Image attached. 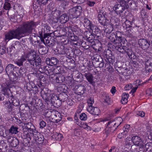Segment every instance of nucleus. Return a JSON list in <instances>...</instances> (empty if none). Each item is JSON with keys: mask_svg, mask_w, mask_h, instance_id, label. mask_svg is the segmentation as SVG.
I'll use <instances>...</instances> for the list:
<instances>
[{"mask_svg": "<svg viewBox=\"0 0 152 152\" xmlns=\"http://www.w3.org/2000/svg\"><path fill=\"white\" fill-rule=\"evenodd\" d=\"M129 97V94L125 93H123L122 96L121 102L123 104H126L128 102V98Z\"/></svg>", "mask_w": 152, "mask_h": 152, "instance_id": "17", "label": "nucleus"}, {"mask_svg": "<svg viewBox=\"0 0 152 152\" xmlns=\"http://www.w3.org/2000/svg\"><path fill=\"white\" fill-rule=\"evenodd\" d=\"M115 146H113L111 148V149H110L109 151V152H112V150H115Z\"/></svg>", "mask_w": 152, "mask_h": 152, "instance_id": "55", "label": "nucleus"}, {"mask_svg": "<svg viewBox=\"0 0 152 152\" xmlns=\"http://www.w3.org/2000/svg\"><path fill=\"white\" fill-rule=\"evenodd\" d=\"M10 8V4L8 2H6L4 4V8L6 10H9Z\"/></svg>", "mask_w": 152, "mask_h": 152, "instance_id": "30", "label": "nucleus"}, {"mask_svg": "<svg viewBox=\"0 0 152 152\" xmlns=\"http://www.w3.org/2000/svg\"><path fill=\"white\" fill-rule=\"evenodd\" d=\"M146 8H147L149 10H151V8L150 7H149L148 5H146Z\"/></svg>", "mask_w": 152, "mask_h": 152, "instance_id": "61", "label": "nucleus"}, {"mask_svg": "<svg viewBox=\"0 0 152 152\" xmlns=\"http://www.w3.org/2000/svg\"><path fill=\"white\" fill-rule=\"evenodd\" d=\"M137 115L139 116H141V117H143L145 116V113L143 111H140L137 112Z\"/></svg>", "mask_w": 152, "mask_h": 152, "instance_id": "35", "label": "nucleus"}, {"mask_svg": "<svg viewBox=\"0 0 152 152\" xmlns=\"http://www.w3.org/2000/svg\"><path fill=\"white\" fill-rule=\"evenodd\" d=\"M39 2L44 4H45L47 1V0H38Z\"/></svg>", "mask_w": 152, "mask_h": 152, "instance_id": "49", "label": "nucleus"}, {"mask_svg": "<svg viewBox=\"0 0 152 152\" xmlns=\"http://www.w3.org/2000/svg\"><path fill=\"white\" fill-rule=\"evenodd\" d=\"M80 127L83 128L87 131H90L91 129V127L89 126L87 123L82 122L79 126Z\"/></svg>", "mask_w": 152, "mask_h": 152, "instance_id": "20", "label": "nucleus"}, {"mask_svg": "<svg viewBox=\"0 0 152 152\" xmlns=\"http://www.w3.org/2000/svg\"><path fill=\"white\" fill-rule=\"evenodd\" d=\"M18 128L17 127L12 126L9 129V132L12 134H16L18 132Z\"/></svg>", "mask_w": 152, "mask_h": 152, "instance_id": "22", "label": "nucleus"}, {"mask_svg": "<svg viewBox=\"0 0 152 152\" xmlns=\"http://www.w3.org/2000/svg\"><path fill=\"white\" fill-rule=\"evenodd\" d=\"M28 132H29L30 133V134L31 135H30L29 138H31V137H33V138H34V137L35 136V134H34L33 133V130L31 128H29L28 129ZM35 135H36V134H35Z\"/></svg>", "mask_w": 152, "mask_h": 152, "instance_id": "36", "label": "nucleus"}, {"mask_svg": "<svg viewBox=\"0 0 152 152\" xmlns=\"http://www.w3.org/2000/svg\"><path fill=\"white\" fill-rule=\"evenodd\" d=\"M116 91L115 89V87L114 86H113L110 90V92L113 94H114Z\"/></svg>", "mask_w": 152, "mask_h": 152, "instance_id": "42", "label": "nucleus"}, {"mask_svg": "<svg viewBox=\"0 0 152 152\" xmlns=\"http://www.w3.org/2000/svg\"><path fill=\"white\" fill-rule=\"evenodd\" d=\"M84 25L86 27H88L90 29L91 27L93 26L92 25L91 22L90 21H89V23H87L86 24H84Z\"/></svg>", "mask_w": 152, "mask_h": 152, "instance_id": "40", "label": "nucleus"}, {"mask_svg": "<svg viewBox=\"0 0 152 152\" xmlns=\"http://www.w3.org/2000/svg\"><path fill=\"white\" fill-rule=\"evenodd\" d=\"M127 53L129 58L131 59H134L136 58V56L132 50H130L127 51Z\"/></svg>", "mask_w": 152, "mask_h": 152, "instance_id": "23", "label": "nucleus"}, {"mask_svg": "<svg viewBox=\"0 0 152 152\" xmlns=\"http://www.w3.org/2000/svg\"><path fill=\"white\" fill-rule=\"evenodd\" d=\"M139 45L143 49H146L148 48L150 45V42L144 39H141L138 41Z\"/></svg>", "mask_w": 152, "mask_h": 152, "instance_id": "8", "label": "nucleus"}, {"mask_svg": "<svg viewBox=\"0 0 152 152\" xmlns=\"http://www.w3.org/2000/svg\"><path fill=\"white\" fill-rule=\"evenodd\" d=\"M11 87L10 85H7L3 87L2 89V94L4 95H7L8 96L10 95L11 93L10 88Z\"/></svg>", "mask_w": 152, "mask_h": 152, "instance_id": "11", "label": "nucleus"}, {"mask_svg": "<svg viewBox=\"0 0 152 152\" xmlns=\"http://www.w3.org/2000/svg\"><path fill=\"white\" fill-rule=\"evenodd\" d=\"M40 82L41 83L44 82V83H45V82L47 80V79L44 76L41 75L40 76Z\"/></svg>", "mask_w": 152, "mask_h": 152, "instance_id": "34", "label": "nucleus"}, {"mask_svg": "<svg viewBox=\"0 0 152 152\" xmlns=\"http://www.w3.org/2000/svg\"><path fill=\"white\" fill-rule=\"evenodd\" d=\"M148 35L149 37H152V28H150L149 30Z\"/></svg>", "mask_w": 152, "mask_h": 152, "instance_id": "45", "label": "nucleus"}, {"mask_svg": "<svg viewBox=\"0 0 152 152\" xmlns=\"http://www.w3.org/2000/svg\"><path fill=\"white\" fill-rule=\"evenodd\" d=\"M146 71L150 72L152 71V58H149L145 61Z\"/></svg>", "mask_w": 152, "mask_h": 152, "instance_id": "10", "label": "nucleus"}, {"mask_svg": "<svg viewBox=\"0 0 152 152\" xmlns=\"http://www.w3.org/2000/svg\"><path fill=\"white\" fill-rule=\"evenodd\" d=\"M124 133H122L121 134H119L118 136V137L120 139L122 137H124Z\"/></svg>", "mask_w": 152, "mask_h": 152, "instance_id": "48", "label": "nucleus"}, {"mask_svg": "<svg viewBox=\"0 0 152 152\" xmlns=\"http://www.w3.org/2000/svg\"><path fill=\"white\" fill-rule=\"evenodd\" d=\"M104 101L107 103H108L110 101V98L109 96H107L106 99H104Z\"/></svg>", "mask_w": 152, "mask_h": 152, "instance_id": "52", "label": "nucleus"}, {"mask_svg": "<svg viewBox=\"0 0 152 152\" xmlns=\"http://www.w3.org/2000/svg\"><path fill=\"white\" fill-rule=\"evenodd\" d=\"M74 135L76 136H78L80 135V132L77 129H75L74 131Z\"/></svg>", "mask_w": 152, "mask_h": 152, "instance_id": "37", "label": "nucleus"}, {"mask_svg": "<svg viewBox=\"0 0 152 152\" xmlns=\"http://www.w3.org/2000/svg\"><path fill=\"white\" fill-rule=\"evenodd\" d=\"M3 70V68L2 65V61L0 59V73L2 72Z\"/></svg>", "mask_w": 152, "mask_h": 152, "instance_id": "44", "label": "nucleus"}, {"mask_svg": "<svg viewBox=\"0 0 152 152\" xmlns=\"http://www.w3.org/2000/svg\"><path fill=\"white\" fill-rule=\"evenodd\" d=\"M87 109L88 112L93 115H98L100 113V110L97 107H87Z\"/></svg>", "mask_w": 152, "mask_h": 152, "instance_id": "9", "label": "nucleus"}, {"mask_svg": "<svg viewBox=\"0 0 152 152\" xmlns=\"http://www.w3.org/2000/svg\"><path fill=\"white\" fill-rule=\"evenodd\" d=\"M67 104L70 105H72L73 104V102L72 100L69 101L67 102Z\"/></svg>", "mask_w": 152, "mask_h": 152, "instance_id": "54", "label": "nucleus"}, {"mask_svg": "<svg viewBox=\"0 0 152 152\" xmlns=\"http://www.w3.org/2000/svg\"><path fill=\"white\" fill-rule=\"evenodd\" d=\"M137 88H138L137 86H136L135 87L132 89V90H131V92L133 93H134L135 92Z\"/></svg>", "mask_w": 152, "mask_h": 152, "instance_id": "50", "label": "nucleus"}, {"mask_svg": "<svg viewBox=\"0 0 152 152\" xmlns=\"http://www.w3.org/2000/svg\"><path fill=\"white\" fill-rule=\"evenodd\" d=\"M133 86L131 84L126 85L125 87V89L126 90H129L132 88Z\"/></svg>", "mask_w": 152, "mask_h": 152, "instance_id": "38", "label": "nucleus"}, {"mask_svg": "<svg viewBox=\"0 0 152 152\" xmlns=\"http://www.w3.org/2000/svg\"><path fill=\"white\" fill-rule=\"evenodd\" d=\"M74 121L75 123L78 125L79 126L81 125L82 123V122L80 121L79 119H78L77 117L75 115L74 117Z\"/></svg>", "mask_w": 152, "mask_h": 152, "instance_id": "29", "label": "nucleus"}, {"mask_svg": "<svg viewBox=\"0 0 152 152\" xmlns=\"http://www.w3.org/2000/svg\"><path fill=\"white\" fill-rule=\"evenodd\" d=\"M48 59L49 61L50 65L52 66L53 65H56L58 62V59L54 57H52L50 59Z\"/></svg>", "mask_w": 152, "mask_h": 152, "instance_id": "19", "label": "nucleus"}, {"mask_svg": "<svg viewBox=\"0 0 152 152\" xmlns=\"http://www.w3.org/2000/svg\"><path fill=\"white\" fill-rule=\"evenodd\" d=\"M5 48L4 47H0V56L5 53Z\"/></svg>", "mask_w": 152, "mask_h": 152, "instance_id": "33", "label": "nucleus"}, {"mask_svg": "<svg viewBox=\"0 0 152 152\" xmlns=\"http://www.w3.org/2000/svg\"><path fill=\"white\" fill-rule=\"evenodd\" d=\"M14 66L12 64H8L6 68V71L8 75L13 74L14 73Z\"/></svg>", "mask_w": 152, "mask_h": 152, "instance_id": "14", "label": "nucleus"}, {"mask_svg": "<svg viewBox=\"0 0 152 152\" xmlns=\"http://www.w3.org/2000/svg\"><path fill=\"white\" fill-rule=\"evenodd\" d=\"M106 14L105 12L103 10L99 11L98 18L99 22L102 25H105L106 23Z\"/></svg>", "mask_w": 152, "mask_h": 152, "instance_id": "6", "label": "nucleus"}, {"mask_svg": "<svg viewBox=\"0 0 152 152\" xmlns=\"http://www.w3.org/2000/svg\"><path fill=\"white\" fill-rule=\"evenodd\" d=\"M85 88L84 86H80L78 88V94L80 95H83L85 94Z\"/></svg>", "mask_w": 152, "mask_h": 152, "instance_id": "21", "label": "nucleus"}, {"mask_svg": "<svg viewBox=\"0 0 152 152\" xmlns=\"http://www.w3.org/2000/svg\"><path fill=\"white\" fill-rule=\"evenodd\" d=\"M94 99L92 98H89L87 100V103L88 106L87 107H92L93 104L94 103Z\"/></svg>", "mask_w": 152, "mask_h": 152, "instance_id": "27", "label": "nucleus"}, {"mask_svg": "<svg viewBox=\"0 0 152 152\" xmlns=\"http://www.w3.org/2000/svg\"><path fill=\"white\" fill-rule=\"evenodd\" d=\"M89 21H90L88 19H85L84 21V24H86L87 23H89Z\"/></svg>", "mask_w": 152, "mask_h": 152, "instance_id": "53", "label": "nucleus"}, {"mask_svg": "<svg viewBox=\"0 0 152 152\" xmlns=\"http://www.w3.org/2000/svg\"><path fill=\"white\" fill-rule=\"evenodd\" d=\"M12 99V102L9 101L8 102H4V103L5 107L7 109L8 112L10 113L13 111V105L15 106H18L20 104V102L18 100L14 99L12 97H10Z\"/></svg>", "mask_w": 152, "mask_h": 152, "instance_id": "4", "label": "nucleus"}, {"mask_svg": "<svg viewBox=\"0 0 152 152\" xmlns=\"http://www.w3.org/2000/svg\"><path fill=\"white\" fill-rule=\"evenodd\" d=\"M68 20V18L66 15L64 14L61 15L59 18L58 21L62 23H66Z\"/></svg>", "mask_w": 152, "mask_h": 152, "instance_id": "16", "label": "nucleus"}, {"mask_svg": "<svg viewBox=\"0 0 152 152\" xmlns=\"http://www.w3.org/2000/svg\"><path fill=\"white\" fill-rule=\"evenodd\" d=\"M3 98L0 96V100H1Z\"/></svg>", "mask_w": 152, "mask_h": 152, "instance_id": "63", "label": "nucleus"}, {"mask_svg": "<svg viewBox=\"0 0 152 152\" xmlns=\"http://www.w3.org/2000/svg\"><path fill=\"white\" fill-rule=\"evenodd\" d=\"M106 121H107V120H106L105 119H102V120L101 121H103V122H104Z\"/></svg>", "mask_w": 152, "mask_h": 152, "instance_id": "62", "label": "nucleus"}, {"mask_svg": "<svg viewBox=\"0 0 152 152\" xmlns=\"http://www.w3.org/2000/svg\"><path fill=\"white\" fill-rule=\"evenodd\" d=\"M46 125V122L42 120L39 123L40 128L42 129Z\"/></svg>", "mask_w": 152, "mask_h": 152, "instance_id": "31", "label": "nucleus"}, {"mask_svg": "<svg viewBox=\"0 0 152 152\" xmlns=\"http://www.w3.org/2000/svg\"><path fill=\"white\" fill-rule=\"evenodd\" d=\"M130 126L129 125H126V127H124V132L125 134L128 132V128H129Z\"/></svg>", "mask_w": 152, "mask_h": 152, "instance_id": "43", "label": "nucleus"}, {"mask_svg": "<svg viewBox=\"0 0 152 152\" xmlns=\"http://www.w3.org/2000/svg\"><path fill=\"white\" fill-rule=\"evenodd\" d=\"M26 60H27L31 65L36 66L40 65L41 61L40 58L35 53L31 51L22 56L20 59L16 61V64L18 66H21L23 65V62Z\"/></svg>", "mask_w": 152, "mask_h": 152, "instance_id": "2", "label": "nucleus"}, {"mask_svg": "<svg viewBox=\"0 0 152 152\" xmlns=\"http://www.w3.org/2000/svg\"><path fill=\"white\" fill-rule=\"evenodd\" d=\"M121 48H122L121 47V43H118V46H116V48L118 50H119V48L120 49H121Z\"/></svg>", "mask_w": 152, "mask_h": 152, "instance_id": "47", "label": "nucleus"}, {"mask_svg": "<svg viewBox=\"0 0 152 152\" xmlns=\"http://www.w3.org/2000/svg\"><path fill=\"white\" fill-rule=\"evenodd\" d=\"M120 110V109H115V112L116 113H118L119 111Z\"/></svg>", "mask_w": 152, "mask_h": 152, "instance_id": "56", "label": "nucleus"}, {"mask_svg": "<svg viewBox=\"0 0 152 152\" xmlns=\"http://www.w3.org/2000/svg\"><path fill=\"white\" fill-rule=\"evenodd\" d=\"M90 29L92 30L93 32H94L96 34H97L98 33H100V29L96 26H94L93 25Z\"/></svg>", "mask_w": 152, "mask_h": 152, "instance_id": "25", "label": "nucleus"}, {"mask_svg": "<svg viewBox=\"0 0 152 152\" xmlns=\"http://www.w3.org/2000/svg\"><path fill=\"white\" fill-rule=\"evenodd\" d=\"M58 53L59 54L64 55L65 54V52L64 48L61 49V48H59L58 50Z\"/></svg>", "mask_w": 152, "mask_h": 152, "instance_id": "32", "label": "nucleus"}, {"mask_svg": "<svg viewBox=\"0 0 152 152\" xmlns=\"http://www.w3.org/2000/svg\"><path fill=\"white\" fill-rule=\"evenodd\" d=\"M127 36L129 37H132V31L131 30H128L126 32Z\"/></svg>", "mask_w": 152, "mask_h": 152, "instance_id": "41", "label": "nucleus"}, {"mask_svg": "<svg viewBox=\"0 0 152 152\" xmlns=\"http://www.w3.org/2000/svg\"><path fill=\"white\" fill-rule=\"evenodd\" d=\"M68 120L70 121H72V118L71 117H69L67 118Z\"/></svg>", "mask_w": 152, "mask_h": 152, "instance_id": "58", "label": "nucleus"}, {"mask_svg": "<svg viewBox=\"0 0 152 152\" xmlns=\"http://www.w3.org/2000/svg\"><path fill=\"white\" fill-rule=\"evenodd\" d=\"M95 3V0H87L86 1L87 4L91 7L94 6Z\"/></svg>", "mask_w": 152, "mask_h": 152, "instance_id": "26", "label": "nucleus"}, {"mask_svg": "<svg viewBox=\"0 0 152 152\" xmlns=\"http://www.w3.org/2000/svg\"><path fill=\"white\" fill-rule=\"evenodd\" d=\"M119 33H120V32H119V31L116 32V34H115V37L117 39V38H118V39H120V40H121V36L118 37L117 36V34H119Z\"/></svg>", "mask_w": 152, "mask_h": 152, "instance_id": "46", "label": "nucleus"}, {"mask_svg": "<svg viewBox=\"0 0 152 152\" xmlns=\"http://www.w3.org/2000/svg\"><path fill=\"white\" fill-rule=\"evenodd\" d=\"M52 137L57 140L59 141L61 140L62 138V135L61 134L56 132L52 136Z\"/></svg>", "mask_w": 152, "mask_h": 152, "instance_id": "18", "label": "nucleus"}, {"mask_svg": "<svg viewBox=\"0 0 152 152\" xmlns=\"http://www.w3.org/2000/svg\"><path fill=\"white\" fill-rule=\"evenodd\" d=\"M126 141L127 142V144L129 145H131L132 142L135 145L138 146H142L143 144V142L142 140L138 136H134L132 139L130 138H127Z\"/></svg>", "mask_w": 152, "mask_h": 152, "instance_id": "5", "label": "nucleus"}, {"mask_svg": "<svg viewBox=\"0 0 152 152\" xmlns=\"http://www.w3.org/2000/svg\"><path fill=\"white\" fill-rule=\"evenodd\" d=\"M117 149V148H116L115 147V150H112V152H116Z\"/></svg>", "mask_w": 152, "mask_h": 152, "instance_id": "60", "label": "nucleus"}, {"mask_svg": "<svg viewBox=\"0 0 152 152\" xmlns=\"http://www.w3.org/2000/svg\"><path fill=\"white\" fill-rule=\"evenodd\" d=\"M127 1L128 2L129 1H128L126 0L123 1H121L119 4L121 5V6L122 7V8H123L124 10L127 8Z\"/></svg>", "mask_w": 152, "mask_h": 152, "instance_id": "24", "label": "nucleus"}, {"mask_svg": "<svg viewBox=\"0 0 152 152\" xmlns=\"http://www.w3.org/2000/svg\"><path fill=\"white\" fill-rule=\"evenodd\" d=\"M136 84H137H137L138 85H140V84H139V83L140 82V80H137L136 81Z\"/></svg>", "mask_w": 152, "mask_h": 152, "instance_id": "57", "label": "nucleus"}, {"mask_svg": "<svg viewBox=\"0 0 152 152\" xmlns=\"http://www.w3.org/2000/svg\"><path fill=\"white\" fill-rule=\"evenodd\" d=\"M3 127L2 126H0V134L1 135L3 134Z\"/></svg>", "mask_w": 152, "mask_h": 152, "instance_id": "51", "label": "nucleus"}, {"mask_svg": "<svg viewBox=\"0 0 152 152\" xmlns=\"http://www.w3.org/2000/svg\"><path fill=\"white\" fill-rule=\"evenodd\" d=\"M146 94L148 95H152V89L149 88L147 90Z\"/></svg>", "mask_w": 152, "mask_h": 152, "instance_id": "39", "label": "nucleus"}, {"mask_svg": "<svg viewBox=\"0 0 152 152\" xmlns=\"http://www.w3.org/2000/svg\"><path fill=\"white\" fill-rule=\"evenodd\" d=\"M37 136L34 137V139L35 140L36 142L39 144H41L42 143L44 140V138L42 137V136L39 133H37Z\"/></svg>", "mask_w": 152, "mask_h": 152, "instance_id": "15", "label": "nucleus"}, {"mask_svg": "<svg viewBox=\"0 0 152 152\" xmlns=\"http://www.w3.org/2000/svg\"><path fill=\"white\" fill-rule=\"evenodd\" d=\"M35 26V23L33 21L25 22L16 29L7 33L5 35V40L8 41L13 38L19 39L23 37L24 34L31 33Z\"/></svg>", "mask_w": 152, "mask_h": 152, "instance_id": "1", "label": "nucleus"}, {"mask_svg": "<svg viewBox=\"0 0 152 152\" xmlns=\"http://www.w3.org/2000/svg\"><path fill=\"white\" fill-rule=\"evenodd\" d=\"M80 118L82 121H86L87 119V115L85 113H83L80 115Z\"/></svg>", "mask_w": 152, "mask_h": 152, "instance_id": "28", "label": "nucleus"}, {"mask_svg": "<svg viewBox=\"0 0 152 152\" xmlns=\"http://www.w3.org/2000/svg\"><path fill=\"white\" fill-rule=\"evenodd\" d=\"M86 37L87 38V39L89 40H91V39L90 37H88V36L87 35Z\"/></svg>", "mask_w": 152, "mask_h": 152, "instance_id": "59", "label": "nucleus"}, {"mask_svg": "<svg viewBox=\"0 0 152 152\" xmlns=\"http://www.w3.org/2000/svg\"><path fill=\"white\" fill-rule=\"evenodd\" d=\"M122 121V119L121 117H118L114 121H109L106 128V132L109 134L110 132H113L118 126Z\"/></svg>", "mask_w": 152, "mask_h": 152, "instance_id": "3", "label": "nucleus"}, {"mask_svg": "<svg viewBox=\"0 0 152 152\" xmlns=\"http://www.w3.org/2000/svg\"><path fill=\"white\" fill-rule=\"evenodd\" d=\"M82 11V8L80 6H76L72 8L70 10L71 14L75 17L79 15Z\"/></svg>", "mask_w": 152, "mask_h": 152, "instance_id": "7", "label": "nucleus"}, {"mask_svg": "<svg viewBox=\"0 0 152 152\" xmlns=\"http://www.w3.org/2000/svg\"><path fill=\"white\" fill-rule=\"evenodd\" d=\"M113 9L117 14L120 15L124 11L121 5L119 4H117L115 5Z\"/></svg>", "mask_w": 152, "mask_h": 152, "instance_id": "12", "label": "nucleus"}, {"mask_svg": "<svg viewBox=\"0 0 152 152\" xmlns=\"http://www.w3.org/2000/svg\"><path fill=\"white\" fill-rule=\"evenodd\" d=\"M150 79L151 80H152V75L151 76Z\"/></svg>", "mask_w": 152, "mask_h": 152, "instance_id": "64", "label": "nucleus"}, {"mask_svg": "<svg viewBox=\"0 0 152 152\" xmlns=\"http://www.w3.org/2000/svg\"><path fill=\"white\" fill-rule=\"evenodd\" d=\"M84 76L90 84L92 85L94 84V82L93 81L94 77L92 74L90 73H86L85 74Z\"/></svg>", "mask_w": 152, "mask_h": 152, "instance_id": "13", "label": "nucleus"}]
</instances>
